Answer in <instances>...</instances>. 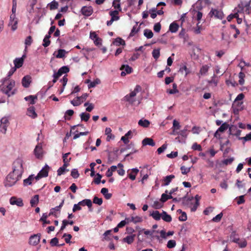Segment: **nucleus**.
Wrapping results in <instances>:
<instances>
[{
  "label": "nucleus",
  "mask_w": 251,
  "mask_h": 251,
  "mask_svg": "<svg viewBox=\"0 0 251 251\" xmlns=\"http://www.w3.org/2000/svg\"><path fill=\"white\" fill-rule=\"evenodd\" d=\"M141 87L137 85L133 90H130L128 95H126V102L132 106H138L141 102L143 97L140 92Z\"/></svg>",
  "instance_id": "f257e3e1"
},
{
  "label": "nucleus",
  "mask_w": 251,
  "mask_h": 251,
  "mask_svg": "<svg viewBox=\"0 0 251 251\" xmlns=\"http://www.w3.org/2000/svg\"><path fill=\"white\" fill-rule=\"evenodd\" d=\"M15 81L14 80H10L6 86H3L1 88L2 92L8 97L15 95L17 92V89L14 88Z\"/></svg>",
  "instance_id": "f03ea898"
},
{
  "label": "nucleus",
  "mask_w": 251,
  "mask_h": 251,
  "mask_svg": "<svg viewBox=\"0 0 251 251\" xmlns=\"http://www.w3.org/2000/svg\"><path fill=\"white\" fill-rule=\"evenodd\" d=\"M21 177L22 176H18V175L12 172L6 176L4 181V186L7 187H11L15 185Z\"/></svg>",
  "instance_id": "7ed1b4c3"
},
{
  "label": "nucleus",
  "mask_w": 251,
  "mask_h": 251,
  "mask_svg": "<svg viewBox=\"0 0 251 251\" xmlns=\"http://www.w3.org/2000/svg\"><path fill=\"white\" fill-rule=\"evenodd\" d=\"M24 160L21 158H18L13 163L12 172L18 175V176H22L24 172L23 168Z\"/></svg>",
  "instance_id": "20e7f679"
},
{
  "label": "nucleus",
  "mask_w": 251,
  "mask_h": 251,
  "mask_svg": "<svg viewBox=\"0 0 251 251\" xmlns=\"http://www.w3.org/2000/svg\"><path fill=\"white\" fill-rule=\"evenodd\" d=\"M244 98V95L243 93L239 94L235 99L233 106H236L238 107L237 108H234L233 111L234 113H237L239 110L242 109V105L243 104L242 101H239L242 100Z\"/></svg>",
  "instance_id": "39448f33"
},
{
  "label": "nucleus",
  "mask_w": 251,
  "mask_h": 251,
  "mask_svg": "<svg viewBox=\"0 0 251 251\" xmlns=\"http://www.w3.org/2000/svg\"><path fill=\"white\" fill-rule=\"evenodd\" d=\"M134 133V131H132L131 130L128 131L126 133V151L127 150H130V151L126 153V157L128 156H129L131 154L133 153H135L137 151V150L134 149V145L132 144H130L129 145H127V139L130 138L133 135V133Z\"/></svg>",
  "instance_id": "423d86ee"
},
{
  "label": "nucleus",
  "mask_w": 251,
  "mask_h": 251,
  "mask_svg": "<svg viewBox=\"0 0 251 251\" xmlns=\"http://www.w3.org/2000/svg\"><path fill=\"white\" fill-rule=\"evenodd\" d=\"M230 240L231 241L238 244L241 248H244L247 245L246 241L245 240H240L234 232L232 233L231 234L230 236Z\"/></svg>",
  "instance_id": "0eeeda50"
},
{
  "label": "nucleus",
  "mask_w": 251,
  "mask_h": 251,
  "mask_svg": "<svg viewBox=\"0 0 251 251\" xmlns=\"http://www.w3.org/2000/svg\"><path fill=\"white\" fill-rule=\"evenodd\" d=\"M41 234L31 235L29 239V244L32 246H36L40 242Z\"/></svg>",
  "instance_id": "6e6552de"
},
{
  "label": "nucleus",
  "mask_w": 251,
  "mask_h": 251,
  "mask_svg": "<svg viewBox=\"0 0 251 251\" xmlns=\"http://www.w3.org/2000/svg\"><path fill=\"white\" fill-rule=\"evenodd\" d=\"M139 172L138 169L135 168L127 170V176L131 180H134L136 178V176Z\"/></svg>",
  "instance_id": "1a4fd4ad"
},
{
  "label": "nucleus",
  "mask_w": 251,
  "mask_h": 251,
  "mask_svg": "<svg viewBox=\"0 0 251 251\" xmlns=\"http://www.w3.org/2000/svg\"><path fill=\"white\" fill-rule=\"evenodd\" d=\"M10 203L12 205H16L21 207L24 205L23 200L21 198H17L15 197H12L10 200Z\"/></svg>",
  "instance_id": "9d476101"
},
{
  "label": "nucleus",
  "mask_w": 251,
  "mask_h": 251,
  "mask_svg": "<svg viewBox=\"0 0 251 251\" xmlns=\"http://www.w3.org/2000/svg\"><path fill=\"white\" fill-rule=\"evenodd\" d=\"M34 152L36 158L41 159L43 156V150L42 146L40 144L37 145L34 151Z\"/></svg>",
  "instance_id": "9b49d317"
},
{
  "label": "nucleus",
  "mask_w": 251,
  "mask_h": 251,
  "mask_svg": "<svg viewBox=\"0 0 251 251\" xmlns=\"http://www.w3.org/2000/svg\"><path fill=\"white\" fill-rule=\"evenodd\" d=\"M82 14L87 17L91 16L93 12V9L91 6H83L81 10Z\"/></svg>",
  "instance_id": "f8f14e48"
},
{
  "label": "nucleus",
  "mask_w": 251,
  "mask_h": 251,
  "mask_svg": "<svg viewBox=\"0 0 251 251\" xmlns=\"http://www.w3.org/2000/svg\"><path fill=\"white\" fill-rule=\"evenodd\" d=\"M25 57V55L24 54L21 58H16L14 60V64L15 65L14 68H15L17 69L18 68L21 67L23 64L24 60Z\"/></svg>",
  "instance_id": "ddd939ff"
},
{
  "label": "nucleus",
  "mask_w": 251,
  "mask_h": 251,
  "mask_svg": "<svg viewBox=\"0 0 251 251\" xmlns=\"http://www.w3.org/2000/svg\"><path fill=\"white\" fill-rule=\"evenodd\" d=\"M175 177V176L173 175H171L164 177L162 179V186L168 185Z\"/></svg>",
  "instance_id": "4468645a"
},
{
  "label": "nucleus",
  "mask_w": 251,
  "mask_h": 251,
  "mask_svg": "<svg viewBox=\"0 0 251 251\" xmlns=\"http://www.w3.org/2000/svg\"><path fill=\"white\" fill-rule=\"evenodd\" d=\"M210 14H211L212 16H214L215 17L219 19H222L224 17V14L222 11L218 10L217 9H212Z\"/></svg>",
  "instance_id": "2eb2a0df"
},
{
  "label": "nucleus",
  "mask_w": 251,
  "mask_h": 251,
  "mask_svg": "<svg viewBox=\"0 0 251 251\" xmlns=\"http://www.w3.org/2000/svg\"><path fill=\"white\" fill-rule=\"evenodd\" d=\"M31 82V77L29 75L25 76L22 80V85L25 88H28Z\"/></svg>",
  "instance_id": "dca6fc26"
},
{
  "label": "nucleus",
  "mask_w": 251,
  "mask_h": 251,
  "mask_svg": "<svg viewBox=\"0 0 251 251\" xmlns=\"http://www.w3.org/2000/svg\"><path fill=\"white\" fill-rule=\"evenodd\" d=\"M142 221V218L140 217L136 216H132L130 218H126V223L133 222L134 224L140 223Z\"/></svg>",
  "instance_id": "f3484780"
},
{
  "label": "nucleus",
  "mask_w": 251,
  "mask_h": 251,
  "mask_svg": "<svg viewBox=\"0 0 251 251\" xmlns=\"http://www.w3.org/2000/svg\"><path fill=\"white\" fill-rule=\"evenodd\" d=\"M182 203L186 206H190L192 204V201H194V198L193 197L187 198L184 197L182 199Z\"/></svg>",
  "instance_id": "a211bd4d"
},
{
  "label": "nucleus",
  "mask_w": 251,
  "mask_h": 251,
  "mask_svg": "<svg viewBox=\"0 0 251 251\" xmlns=\"http://www.w3.org/2000/svg\"><path fill=\"white\" fill-rule=\"evenodd\" d=\"M142 144L143 146L150 145L151 146H154L155 143L151 138H146L142 141Z\"/></svg>",
  "instance_id": "6ab92c4d"
},
{
  "label": "nucleus",
  "mask_w": 251,
  "mask_h": 251,
  "mask_svg": "<svg viewBox=\"0 0 251 251\" xmlns=\"http://www.w3.org/2000/svg\"><path fill=\"white\" fill-rule=\"evenodd\" d=\"M50 169L49 166L48 165H46L39 173V174H41L42 177H47L48 176L49 170Z\"/></svg>",
  "instance_id": "aec40b11"
},
{
  "label": "nucleus",
  "mask_w": 251,
  "mask_h": 251,
  "mask_svg": "<svg viewBox=\"0 0 251 251\" xmlns=\"http://www.w3.org/2000/svg\"><path fill=\"white\" fill-rule=\"evenodd\" d=\"M209 69V67L208 65H203L201 68V69L200 70V72L199 74V75H206L207 73L208 72ZM199 77H200V76H199Z\"/></svg>",
  "instance_id": "412c9836"
},
{
  "label": "nucleus",
  "mask_w": 251,
  "mask_h": 251,
  "mask_svg": "<svg viewBox=\"0 0 251 251\" xmlns=\"http://www.w3.org/2000/svg\"><path fill=\"white\" fill-rule=\"evenodd\" d=\"M78 204H80V206L87 205L89 208H91L92 205V201L90 199L83 200L79 201Z\"/></svg>",
  "instance_id": "4be33fe9"
},
{
  "label": "nucleus",
  "mask_w": 251,
  "mask_h": 251,
  "mask_svg": "<svg viewBox=\"0 0 251 251\" xmlns=\"http://www.w3.org/2000/svg\"><path fill=\"white\" fill-rule=\"evenodd\" d=\"M179 26L175 22L171 23L169 26V30L172 33H176L178 29Z\"/></svg>",
  "instance_id": "5701e85b"
},
{
  "label": "nucleus",
  "mask_w": 251,
  "mask_h": 251,
  "mask_svg": "<svg viewBox=\"0 0 251 251\" xmlns=\"http://www.w3.org/2000/svg\"><path fill=\"white\" fill-rule=\"evenodd\" d=\"M18 19L13 20H9L8 26H11L12 31H14L17 28Z\"/></svg>",
  "instance_id": "b1692460"
},
{
  "label": "nucleus",
  "mask_w": 251,
  "mask_h": 251,
  "mask_svg": "<svg viewBox=\"0 0 251 251\" xmlns=\"http://www.w3.org/2000/svg\"><path fill=\"white\" fill-rule=\"evenodd\" d=\"M108 190L106 188H102L100 191L101 193L104 196L106 200L110 199L112 197V194L111 193H108Z\"/></svg>",
  "instance_id": "393cba45"
},
{
  "label": "nucleus",
  "mask_w": 251,
  "mask_h": 251,
  "mask_svg": "<svg viewBox=\"0 0 251 251\" xmlns=\"http://www.w3.org/2000/svg\"><path fill=\"white\" fill-rule=\"evenodd\" d=\"M218 79L216 78V75H214L210 80L208 81V84L212 87H216L218 85Z\"/></svg>",
  "instance_id": "a878e982"
},
{
  "label": "nucleus",
  "mask_w": 251,
  "mask_h": 251,
  "mask_svg": "<svg viewBox=\"0 0 251 251\" xmlns=\"http://www.w3.org/2000/svg\"><path fill=\"white\" fill-rule=\"evenodd\" d=\"M27 114L29 116L33 118H35L37 117V114L35 111V108L33 106H30L28 108Z\"/></svg>",
  "instance_id": "bb28decb"
},
{
  "label": "nucleus",
  "mask_w": 251,
  "mask_h": 251,
  "mask_svg": "<svg viewBox=\"0 0 251 251\" xmlns=\"http://www.w3.org/2000/svg\"><path fill=\"white\" fill-rule=\"evenodd\" d=\"M161 218L165 222H170L172 221V217L168 215L165 211H163L161 213Z\"/></svg>",
  "instance_id": "cd10ccee"
},
{
  "label": "nucleus",
  "mask_w": 251,
  "mask_h": 251,
  "mask_svg": "<svg viewBox=\"0 0 251 251\" xmlns=\"http://www.w3.org/2000/svg\"><path fill=\"white\" fill-rule=\"evenodd\" d=\"M33 180L34 175H31L28 176V178L24 180V185L25 186L31 185Z\"/></svg>",
  "instance_id": "c85d7f7f"
},
{
  "label": "nucleus",
  "mask_w": 251,
  "mask_h": 251,
  "mask_svg": "<svg viewBox=\"0 0 251 251\" xmlns=\"http://www.w3.org/2000/svg\"><path fill=\"white\" fill-rule=\"evenodd\" d=\"M112 44L115 46H120L121 45H124L125 44V41L120 37L116 38L113 42Z\"/></svg>",
  "instance_id": "c756f323"
},
{
  "label": "nucleus",
  "mask_w": 251,
  "mask_h": 251,
  "mask_svg": "<svg viewBox=\"0 0 251 251\" xmlns=\"http://www.w3.org/2000/svg\"><path fill=\"white\" fill-rule=\"evenodd\" d=\"M150 124V122L146 119H141L138 122V125L144 127H148Z\"/></svg>",
  "instance_id": "7c9ffc66"
},
{
  "label": "nucleus",
  "mask_w": 251,
  "mask_h": 251,
  "mask_svg": "<svg viewBox=\"0 0 251 251\" xmlns=\"http://www.w3.org/2000/svg\"><path fill=\"white\" fill-rule=\"evenodd\" d=\"M201 199V196L197 195L195 197V204L193 205V206L191 208V210L192 211H195L196 210L198 205H199V201Z\"/></svg>",
  "instance_id": "2f4dec72"
},
{
  "label": "nucleus",
  "mask_w": 251,
  "mask_h": 251,
  "mask_svg": "<svg viewBox=\"0 0 251 251\" xmlns=\"http://www.w3.org/2000/svg\"><path fill=\"white\" fill-rule=\"evenodd\" d=\"M39 202V196L38 195H35L30 201V203L32 207L35 206Z\"/></svg>",
  "instance_id": "473e14b6"
},
{
  "label": "nucleus",
  "mask_w": 251,
  "mask_h": 251,
  "mask_svg": "<svg viewBox=\"0 0 251 251\" xmlns=\"http://www.w3.org/2000/svg\"><path fill=\"white\" fill-rule=\"evenodd\" d=\"M177 212L181 214L178 218L179 221L184 222L187 220V217L185 212L182 211L180 209H178Z\"/></svg>",
  "instance_id": "72a5a7b5"
},
{
  "label": "nucleus",
  "mask_w": 251,
  "mask_h": 251,
  "mask_svg": "<svg viewBox=\"0 0 251 251\" xmlns=\"http://www.w3.org/2000/svg\"><path fill=\"white\" fill-rule=\"evenodd\" d=\"M151 216L155 220H159L161 218V214L158 211H154L151 214Z\"/></svg>",
  "instance_id": "f704fd0d"
},
{
  "label": "nucleus",
  "mask_w": 251,
  "mask_h": 251,
  "mask_svg": "<svg viewBox=\"0 0 251 251\" xmlns=\"http://www.w3.org/2000/svg\"><path fill=\"white\" fill-rule=\"evenodd\" d=\"M37 99V96L30 95L25 98V100L26 101L30 100V104H34L35 103V100Z\"/></svg>",
  "instance_id": "c9c22d12"
},
{
  "label": "nucleus",
  "mask_w": 251,
  "mask_h": 251,
  "mask_svg": "<svg viewBox=\"0 0 251 251\" xmlns=\"http://www.w3.org/2000/svg\"><path fill=\"white\" fill-rule=\"evenodd\" d=\"M167 93L169 94H175L178 93V90L177 89V85L176 83H174L173 84V89L167 90Z\"/></svg>",
  "instance_id": "e433bc0d"
},
{
  "label": "nucleus",
  "mask_w": 251,
  "mask_h": 251,
  "mask_svg": "<svg viewBox=\"0 0 251 251\" xmlns=\"http://www.w3.org/2000/svg\"><path fill=\"white\" fill-rule=\"evenodd\" d=\"M144 35L148 39H151L153 37V34L152 31L149 29L144 30Z\"/></svg>",
  "instance_id": "4c0bfd02"
},
{
  "label": "nucleus",
  "mask_w": 251,
  "mask_h": 251,
  "mask_svg": "<svg viewBox=\"0 0 251 251\" xmlns=\"http://www.w3.org/2000/svg\"><path fill=\"white\" fill-rule=\"evenodd\" d=\"M48 5L49 6L50 9V10H52L57 9L58 7V3L57 1L53 0L50 3H49Z\"/></svg>",
  "instance_id": "58836bf2"
},
{
  "label": "nucleus",
  "mask_w": 251,
  "mask_h": 251,
  "mask_svg": "<svg viewBox=\"0 0 251 251\" xmlns=\"http://www.w3.org/2000/svg\"><path fill=\"white\" fill-rule=\"evenodd\" d=\"M100 83V80L99 78H96L95 80L92 82H91L90 84L88 85V88H94L97 84H99Z\"/></svg>",
  "instance_id": "ea45409f"
},
{
  "label": "nucleus",
  "mask_w": 251,
  "mask_h": 251,
  "mask_svg": "<svg viewBox=\"0 0 251 251\" xmlns=\"http://www.w3.org/2000/svg\"><path fill=\"white\" fill-rule=\"evenodd\" d=\"M80 117L81 121L87 122L90 118V115L88 113L83 112L80 114Z\"/></svg>",
  "instance_id": "a19ab883"
},
{
  "label": "nucleus",
  "mask_w": 251,
  "mask_h": 251,
  "mask_svg": "<svg viewBox=\"0 0 251 251\" xmlns=\"http://www.w3.org/2000/svg\"><path fill=\"white\" fill-rule=\"evenodd\" d=\"M139 29V27L138 26L137 23L136 24V25L133 26L131 32L129 34V36H134L136 33L138 32Z\"/></svg>",
  "instance_id": "79ce46f5"
},
{
  "label": "nucleus",
  "mask_w": 251,
  "mask_h": 251,
  "mask_svg": "<svg viewBox=\"0 0 251 251\" xmlns=\"http://www.w3.org/2000/svg\"><path fill=\"white\" fill-rule=\"evenodd\" d=\"M67 52L65 50L63 49H59L58 50V53L56 55V57L58 58H61L65 56V53Z\"/></svg>",
  "instance_id": "37998d69"
},
{
  "label": "nucleus",
  "mask_w": 251,
  "mask_h": 251,
  "mask_svg": "<svg viewBox=\"0 0 251 251\" xmlns=\"http://www.w3.org/2000/svg\"><path fill=\"white\" fill-rule=\"evenodd\" d=\"M119 13V11L117 10L114 11H111L109 12L110 15L111 16V18H113V19L117 21L119 19V17L117 16Z\"/></svg>",
  "instance_id": "c03bdc74"
},
{
  "label": "nucleus",
  "mask_w": 251,
  "mask_h": 251,
  "mask_svg": "<svg viewBox=\"0 0 251 251\" xmlns=\"http://www.w3.org/2000/svg\"><path fill=\"white\" fill-rule=\"evenodd\" d=\"M229 127V125L226 123H224L220 126V127L218 128V131L219 132H224Z\"/></svg>",
  "instance_id": "a18cd8bd"
},
{
  "label": "nucleus",
  "mask_w": 251,
  "mask_h": 251,
  "mask_svg": "<svg viewBox=\"0 0 251 251\" xmlns=\"http://www.w3.org/2000/svg\"><path fill=\"white\" fill-rule=\"evenodd\" d=\"M163 205V203L160 201H155L153 202V207L155 209H160Z\"/></svg>",
  "instance_id": "49530a36"
},
{
  "label": "nucleus",
  "mask_w": 251,
  "mask_h": 251,
  "mask_svg": "<svg viewBox=\"0 0 251 251\" xmlns=\"http://www.w3.org/2000/svg\"><path fill=\"white\" fill-rule=\"evenodd\" d=\"M9 126L6 125L5 124H1L0 123V132H1L3 134H5L7 131V127Z\"/></svg>",
  "instance_id": "de8ad7c7"
},
{
  "label": "nucleus",
  "mask_w": 251,
  "mask_h": 251,
  "mask_svg": "<svg viewBox=\"0 0 251 251\" xmlns=\"http://www.w3.org/2000/svg\"><path fill=\"white\" fill-rule=\"evenodd\" d=\"M180 128V125L178 122H177L176 120H174L173 121V125L172 128H174V131L176 130H177L179 129Z\"/></svg>",
  "instance_id": "09e8293b"
},
{
  "label": "nucleus",
  "mask_w": 251,
  "mask_h": 251,
  "mask_svg": "<svg viewBox=\"0 0 251 251\" xmlns=\"http://www.w3.org/2000/svg\"><path fill=\"white\" fill-rule=\"evenodd\" d=\"M113 6L115 9H118L119 11H121V8L120 6V0H114L113 2Z\"/></svg>",
  "instance_id": "8fccbe9b"
},
{
  "label": "nucleus",
  "mask_w": 251,
  "mask_h": 251,
  "mask_svg": "<svg viewBox=\"0 0 251 251\" xmlns=\"http://www.w3.org/2000/svg\"><path fill=\"white\" fill-rule=\"evenodd\" d=\"M152 56L156 60L160 56V50L159 49L153 50L152 52Z\"/></svg>",
  "instance_id": "3c124183"
},
{
  "label": "nucleus",
  "mask_w": 251,
  "mask_h": 251,
  "mask_svg": "<svg viewBox=\"0 0 251 251\" xmlns=\"http://www.w3.org/2000/svg\"><path fill=\"white\" fill-rule=\"evenodd\" d=\"M48 218V215L46 213H44L40 219V221L43 222V225L50 224V221L46 220V219Z\"/></svg>",
  "instance_id": "603ef678"
},
{
  "label": "nucleus",
  "mask_w": 251,
  "mask_h": 251,
  "mask_svg": "<svg viewBox=\"0 0 251 251\" xmlns=\"http://www.w3.org/2000/svg\"><path fill=\"white\" fill-rule=\"evenodd\" d=\"M71 175L73 178H77L78 177L79 174L77 169H74L71 171Z\"/></svg>",
  "instance_id": "864d4df0"
},
{
  "label": "nucleus",
  "mask_w": 251,
  "mask_h": 251,
  "mask_svg": "<svg viewBox=\"0 0 251 251\" xmlns=\"http://www.w3.org/2000/svg\"><path fill=\"white\" fill-rule=\"evenodd\" d=\"M58 71L60 72L61 74L62 75L63 74H66L69 72V68L67 66H63L60 68Z\"/></svg>",
  "instance_id": "5fc2aeb1"
},
{
  "label": "nucleus",
  "mask_w": 251,
  "mask_h": 251,
  "mask_svg": "<svg viewBox=\"0 0 251 251\" xmlns=\"http://www.w3.org/2000/svg\"><path fill=\"white\" fill-rule=\"evenodd\" d=\"M223 216V213L221 212L220 214L216 215L215 217H213L212 220L214 222H219L221 221Z\"/></svg>",
  "instance_id": "6e6d98bb"
},
{
  "label": "nucleus",
  "mask_w": 251,
  "mask_h": 251,
  "mask_svg": "<svg viewBox=\"0 0 251 251\" xmlns=\"http://www.w3.org/2000/svg\"><path fill=\"white\" fill-rule=\"evenodd\" d=\"M50 244L52 247L59 246L58 238L56 237L52 238L50 241Z\"/></svg>",
  "instance_id": "4d7b16f0"
},
{
  "label": "nucleus",
  "mask_w": 251,
  "mask_h": 251,
  "mask_svg": "<svg viewBox=\"0 0 251 251\" xmlns=\"http://www.w3.org/2000/svg\"><path fill=\"white\" fill-rule=\"evenodd\" d=\"M176 245V242L174 240H169L167 246L168 248L171 249L174 248Z\"/></svg>",
  "instance_id": "13d9d810"
},
{
  "label": "nucleus",
  "mask_w": 251,
  "mask_h": 251,
  "mask_svg": "<svg viewBox=\"0 0 251 251\" xmlns=\"http://www.w3.org/2000/svg\"><path fill=\"white\" fill-rule=\"evenodd\" d=\"M190 167L187 168L184 166H182L180 167V170L181 171V173L183 175H186L190 171Z\"/></svg>",
  "instance_id": "bf43d9fd"
},
{
  "label": "nucleus",
  "mask_w": 251,
  "mask_h": 251,
  "mask_svg": "<svg viewBox=\"0 0 251 251\" xmlns=\"http://www.w3.org/2000/svg\"><path fill=\"white\" fill-rule=\"evenodd\" d=\"M93 202L95 204H98L99 205H100L102 203V199L95 196L93 199Z\"/></svg>",
  "instance_id": "052dcab7"
},
{
  "label": "nucleus",
  "mask_w": 251,
  "mask_h": 251,
  "mask_svg": "<svg viewBox=\"0 0 251 251\" xmlns=\"http://www.w3.org/2000/svg\"><path fill=\"white\" fill-rule=\"evenodd\" d=\"M226 83L228 86H232V87H235L237 85V83L232 79H228L226 81Z\"/></svg>",
  "instance_id": "680f3d73"
},
{
  "label": "nucleus",
  "mask_w": 251,
  "mask_h": 251,
  "mask_svg": "<svg viewBox=\"0 0 251 251\" xmlns=\"http://www.w3.org/2000/svg\"><path fill=\"white\" fill-rule=\"evenodd\" d=\"M239 140H243L244 142H246L248 141H251V132L249 134H248L246 135V136L243 137H238Z\"/></svg>",
  "instance_id": "e2e57ef3"
},
{
  "label": "nucleus",
  "mask_w": 251,
  "mask_h": 251,
  "mask_svg": "<svg viewBox=\"0 0 251 251\" xmlns=\"http://www.w3.org/2000/svg\"><path fill=\"white\" fill-rule=\"evenodd\" d=\"M234 160L233 157L226 159L223 161V164L225 165L231 164Z\"/></svg>",
  "instance_id": "0e129e2a"
},
{
  "label": "nucleus",
  "mask_w": 251,
  "mask_h": 251,
  "mask_svg": "<svg viewBox=\"0 0 251 251\" xmlns=\"http://www.w3.org/2000/svg\"><path fill=\"white\" fill-rule=\"evenodd\" d=\"M244 77H245V75L243 73L240 72L239 74V83L240 85H243L244 83Z\"/></svg>",
  "instance_id": "69168bd1"
},
{
  "label": "nucleus",
  "mask_w": 251,
  "mask_h": 251,
  "mask_svg": "<svg viewBox=\"0 0 251 251\" xmlns=\"http://www.w3.org/2000/svg\"><path fill=\"white\" fill-rule=\"evenodd\" d=\"M168 193V191L167 190H166L165 193H163L162 194L160 201L162 203L168 200V198H167V193Z\"/></svg>",
  "instance_id": "338daca9"
},
{
  "label": "nucleus",
  "mask_w": 251,
  "mask_h": 251,
  "mask_svg": "<svg viewBox=\"0 0 251 251\" xmlns=\"http://www.w3.org/2000/svg\"><path fill=\"white\" fill-rule=\"evenodd\" d=\"M63 237H65V241L66 243H70V240L72 236L70 234L64 233L63 235Z\"/></svg>",
  "instance_id": "774afa93"
}]
</instances>
